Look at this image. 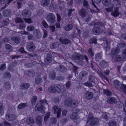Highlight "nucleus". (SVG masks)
<instances>
[{"label": "nucleus", "mask_w": 126, "mask_h": 126, "mask_svg": "<svg viewBox=\"0 0 126 126\" xmlns=\"http://www.w3.org/2000/svg\"><path fill=\"white\" fill-rule=\"evenodd\" d=\"M64 86L61 85H60L59 84H57L55 85L53 87H50L48 90L51 93H54L57 91L59 93H60L63 91Z\"/></svg>", "instance_id": "1"}, {"label": "nucleus", "mask_w": 126, "mask_h": 126, "mask_svg": "<svg viewBox=\"0 0 126 126\" xmlns=\"http://www.w3.org/2000/svg\"><path fill=\"white\" fill-rule=\"evenodd\" d=\"M99 25L102 26L104 25V23L102 22L98 21L95 22V34L98 35L100 34L102 32V30L99 27H97L96 25Z\"/></svg>", "instance_id": "2"}, {"label": "nucleus", "mask_w": 126, "mask_h": 126, "mask_svg": "<svg viewBox=\"0 0 126 126\" xmlns=\"http://www.w3.org/2000/svg\"><path fill=\"white\" fill-rule=\"evenodd\" d=\"M43 104L44 105L47 104V103L46 100H44V101H42L38 103L35 107V110L38 111L44 110L45 109L43 107V105H42Z\"/></svg>", "instance_id": "3"}, {"label": "nucleus", "mask_w": 126, "mask_h": 126, "mask_svg": "<svg viewBox=\"0 0 126 126\" xmlns=\"http://www.w3.org/2000/svg\"><path fill=\"white\" fill-rule=\"evenodd\" d=\"M78 104V101L75 100H73L71 102L68 101L65 103V105L66 106H68L70 105L71 107H73L77 106Z\"/></svg>", "instance_id": "4"}, {"label": "nucleus", "mask_w": 126, "mask_h": 126, "mask_svg": "<svg viewBox=\"0 0 126 126\" xmlns=\"http://www.w3.org/2000/svg\"><path fill=\"white\" fill-rule=\"evenodd\" d=\"M53 109L54 110V112L55 113H57V116L58 117H59L60 115V109L59 108L58 106L55 105L53 107Z\"/></svg>", "instance_id": "5"}, {"label": "nucleus", "mask_w": 126, "mask_h": 126, "mask_svg": "<svg viewBox=\"0 0 126 126\" xmlns=\"http://www.w3.org/2000/svg\"><path fill=\"white\" fill-rule=\"evenodd\" d=\"M107 101L110 104H113L116 103L117 101L115 98L113 97H109L107 98Z\"/></svg>", "instance_id": "6"}, {"label": "nucleus", "mask_w": 126, "mask_h": 126, "mask_svg": "<svg viewBox=\"0 0 126 126\" xmlns=\"http://www.w3.org/2000/svg\"><path fill=\"white\" fill-rule=\"evenodd\" d=\"M118 10L119 8L118 7H116L115 8H114V10L112 12L111 15L115 17L118 16L119 14Z\"/></svg>", "instance_id": "7"}, {"label": "nucleus", "mask_w": 126, "mask_h": 126, "mask_svg": "<svg viewBox=\"0 0 126 126\" xmlns=\"http://www.w3.org/2000/svg\"><path fill=\"white\" fill-rule=\"evenodd\" d=\"M54 15L52 14H49L47 17V20L53 23L54 22Z\"/></svg>", "instance_id": "8"}, {"label": "nucleus", "mask_w": 126, "mask_h": 126, "mask_svg": "<svg viewBox=\"0 0 126 126\" xmlns=\"http://www.w3.org/2000/svg\"><path fill=\"white\" fill-rule=\"evenodd\" d=\"M120 51V49L118 48H113L111 51V53L114 55H115L118 54Z\"/></svg>", "instance_id": "9"}, {"label": "nucleus", "mask_w": 126, "mask_h": 126, "mask_svg": "<svg viewBox=\"0 0 126 126\" xmlns=\"http://www.w3.org/2000/svg\"><path fill=\"white\" fill-rule=\"evenodd\" d=\"M60 41L63 44H66L69 43L70 41L68 39H66L64 38H61L60 39Z\"/></svg>", "instance_id": "10"}, {"label": "nucleus", "mask_w": 126, "mask_h": 126, "mask_svg": "<svg viewBox=\"0 0 126 126\" xmlns=\"http://www.w3.org/2000/svg\"><path fill=\"white\" fill-rule=\"evenodd\" d=\"M16 117L15 115L10 114H8L6 117V119L8 120H12L15 119Z\"/></svg>", "instance_id": "11"}, {"label": "nucleus", "mask_w": 126, "mask_h": 126, "mask_svg": "<svg viewBox=\"0 0 126 126\" xmlns=\"http://www.w3.org/2000/svg\"><path fill=\"white\" fill-rule=\"evenodd\" d=\"M107 64V63L105 61L102 60L100 62L99 65L103 68H106Z\"/></svg>", "instance_id": "12"}, {"label": "nucleus", "mask_w": 126, "mask_h": 126, "mask_svg": "<svg viewBox=\"0 0 126 126\" xmlns=\"http://www.w3.org/2000/svg\"><path fill=\"white\" fill-rule=\"evenodd\" d=\"M97 72L102 78L105 79L107 80L108 81L109 80L108 78L107 77H106L100 71L98 70L97 71Z\"/></svg>", "instance_id": "13"}, {"label": "nucleus", "mask_w": 126, "mask_h": 126, "mask_svg": "<svg viewBox=\"0 0 126 126\" xmlns=\"http://www.w3.org/2000/svg\"><path fill=\"white\" fill-rule=\"evenodd\" d=\"M93 94L92 93L89 92H87L85 94L86 97L88 99H90L92 97Z\"/></svg>", "instance_id": "14"}, {"label": "nucleus", "mask_w": 126, "mask_h": 126, "mask_svg": "<svg viewBox=\"0 0 126 126\" xmlns=\"http://www.w3.org/2000/svg\"><path fill=\"white\" fill-rule=\"evenodd\" d=\"M110 43L107 41L104 43V47L106 48V51H108L110 48Z\"/></svg>", "instance_id": "15"}, {"label": "nucleus", "mask_w": 126, "mask_h": 126, "mask_svg": "<svg viewBox=\"0 0 126 126\" xmlns=\"http://www.w3.org/2000/svg\"><path fill=\"white\" fill-rule=\"evenodd\" d=\"M102 2L104 5L107 6L110 3V0H102Z\"/></svg>", "instance_id": "16"}, {"label": "nucleus", "mask_w": 126, "mask_h": 126, "mask_svg": "<svg viewBox=\"0 0 126 126\" xmlns=\"http://www.w3.org/2000/svg\"><path fill=\"white\" fill-rule=\"evenodd\" d=\"M29 86V85L28 83L22 84L21 87V89H26L28 88Z\"/></svg>", "instance_id": "17"}, {"label": "nucleus", "mask_w": 126, "mask_h": 126, "mask_svg": "<svg viewBox=\"0 0 126 126\" xmlns=\"http://www.w3.org/2000/svg\"><path fill=\"white\" fill-rule=\"evenodd\" d=\"M49 0H44L41 2L42 5L43 6H46L49 3Z\"/></svg>", "instance_id": "18"}, {"label": "nucleus", "mask_w": 126, "mask_h": 126, "mask_svg": "<svg viewBox=\"0 0 126 126\" xmlns=\"http://www.w3.org/2000/svg\"><path fill=\"white\" fill-rule=\"evenodd\" d=\"M114 86L115 87H117L120 86L121 85V83L118 80H115L113 82Z\"/></svg>", "instance_id": "19"}, {"label": "nucleus", "mask_w": 126, "mask_h": 126, "mask_svg": "<svg viewBox=\"0 0 126 126\" xmlns=\"http://www.w3.org/2000/svg\"><path fill=\"white\" fill-rule=\"evenodd\" d=\"M102 57V56L100 53L96 54L95 56V60L96 61L98 62L101 58Z\"/></svg>", "instance_id": "20"}, {"label": "nucleus", "mask_w": 126, "mask_h": 126, "mask_svg": "<svg viewBox=\"0 0 126 126\" xmlns=\"http://www.w3.org/2000/svg\"><path fill=\"white\" fill-rule=\"evenodd\" d=\"M121 89L122 90L123 92L125 94H126V85L123 84L121 85L120 87Z\"/></svg>", "instance_id": "21"}, {"label": "nucleus", "mask_w": 126, "mask_h": 126, "mask_svg": "<svg viewBox=\"0 0 126 126\" xmlns=\"http://www.w3.org/2000/svg\"><path fill=\"white\" fill-rule=\"evenodd\" d=\"M42 118L40 116H38L36 118L37 123L38 124L40 125L41 124Z\"/></svg>", "instance_id": "22"}, {"label": "nucleus", "mask_w": 126, "mask_h": 126, "mask_svg": "<svg viewBox=\"0 0 126 126\" xmlns=\"http://www.w3.org/2000/svg\"><path fill=\"white\" fill-rule=\"evenodd\" d=\"M104 93L107 96L110 95L111 94V92L107 89L104 90Z\"/></svg>", "instance_id": "23"}, {"label": "nucleus", "mask_w": 126, "mask_h": 126, "mask_svg": "<svg viewBox=\"0 0 126 126\" xmlns=\"http://www.w3.org/2000/svg\"><path fill=\"white\" fill-rule=\"evenodd\" d=\"M108 124L109 126H115L116 124L114 121L110 120Z\"/></svg>", "instance_id": "24"}, {"label": "nucleus", "mask_w": 126, "mask_h": 126, "mask_svg": "<svg viewBox=\"0 0 126 126\" xmlns=\"http://www.w3.org/2000/svg\"><path fill=\"white\" fill-rule=\"evenodd\" d=\"M108 114V113L106 112L104 113L102 115L103 118L105 119L106 121L108 120L109 119L107 115Z\"/></svg>", "instance_id": "25"}, {"label": "nucleus", "mask_w": 126, "mask_h": 126, "mask_svg": "<svg viewBox=\"0 0 126 126\" xmlns=\"http://www.w3.org/2000/svg\"><path fill=\"white\" fill-rule=\"evenodd\" d=\"M27 105L26 103H23L20 104L18 106V108L19 109H21L24 107L27 106Z\"/></svg>", "instance_id": "26"}, {"label": "nucleus", "mask_w": 126, "mask_h": 126, "mask_svg": "<svg viewBox=\"0 0 126 126\" xmlns=\"http://www.w3.org/2000/svg\"><path fill=\"white\" fill-rule=\"evenodd\" d=\"M10 11L9 10H6L3 11V13L5 16H8L10 14Z\"/></svg>", "instance_id": "27"}, {"label": "nucleus", "mask_w": 126, "mask_h": 126, "mask_svg": "<svg viewBox=\"0 0 126 126\" xmlns=\"http://www.w3.org/2000/svg\"><path fill=\"white\" fill-rule=\"evenodd\" d=\"M73 28V26L71 24L67 25L65 27V29L67 31H69L71 30Z\"/></svg>", "instance_id": "28"}, {"label": "nucleus", "mask_w": 126, "mask_h": 126, "mask_svg": "<svg viewBox=\"0 0 126 126\" xmlns=\"http://www.w3.org/2000/svg\"><path fill=\"white\" fill-rule=\"evenodd\" d=\"M35 32H36V33H34V35L37 36V38H40L41 36V35L39 31L37 30H35Z\"/></svg>", "instance_id": "29"}, {"label": "nucleus", "mask_w": 126, "mask_h": 126, "mask_svg": "<svg viewBox=\"0 0 126 126\" xmlns=\"http://www.w3.org/2000/svg\"><path fill=\"white\" fill-rule=\"evenodd\" d=\"M122 60V58L119 55L115 56V60L116 62H119Z\"/></svg>", "instance_id": "30"}, {"label": "nucleus", "mask_w": 126, "mask_h": 126, "mask_svg": "<svg viewBox=\"0 0 126 126\" xmlns=\"http://www.w3.org/2000/svg\"><path fill=\"white\" fill-rule=\"evenodd\" d=\"M3 109L2 105L1 104H0V116H1L3 114L4 111Z\"/></svg>", "instance_id": "31"}, {"label": "nucleus", "mask_w": 126, "mask_h": 126, "mask_svg": "<svg viewBox=\"0 0 126 126\" xmlns=\"http://www.w3.org/2000/svg\"><path fill=\"white\" fill-rule=\"evenodd\" d=\"M93 119L92 117L91 118H89V119H88L87 121V122L88 123H89L90 122H91L90 125H91V126H93L94 125V122H93Z\"/></svg>", "instance_id": "32"}, {"label": "nucleus", "mask_w": 126, "mask_h": 126, "mask_svg": "<svg viewBox=\"0 0 126 126\" xmlns=\"http://www.w3.org/2000/svg\"><path fill=\"white\" fill-rule=\"evenodd\" d=\"M113 6L114 5H112L111 7H110L108 8H106L105 9V10L107 11L108 12H111L112 11V9H113L114 8Z\"/></svg>", "instance_id": "33"}, {"label": "nucleus", "mask_w": 126, "mask_h": 126, "mask_svg": "<svg viewBox=\"0 0 126 126\" xmlns=\"http://www.w3.org/2000/svg\"><path fill=\"white\" fill-rule=\"evenodd\" d=\"M27 122L28 124L33 123H34V121L33 118L31 117L27 119Z\"/></svg>", "instance_id": "34"}, {"label": "nucleus", "mask_w": 126, "mask_h": 126, "mask_svg": "<svg viewBox=\"0 0 126 126\" xmlns=\"http://www.w3.org/2000/svg\"><path fill=\"white\" fill-rule=\"evenodd\" d=\"M77 114L76 113H73L71 115V118L73 120H74L76 119L77 117Z\"/></svg>", "instance_id": "35"}, {"label": "nucleus", "mask_w": 126, "mask_h": 126, "mask_svg": "<svg viewBox=\"0 0 126 126\" xmlns=\"http://www.w3.org/2000/svg\"><path fill=\"white\" fill-rule=\"evenodd\" d=\"M122 56L124 58H126V48L122 51Z\"/></svg>", "instance_id": "36"}, {"label": "nucleus", "mask_w": 126, "mask_h": 126, "mask_svg": "<svg viewBox=\"0 0 126 126\" xmlns=\"http://www.w3.org/2000/svg\"><path fill=\"white\" fill-rule=\"evenodd\" d=\"M126 46V45L124 43H121L119 45L118 47H119L122 48L125 47Z\"/></svg>", "instance_id": "37"}, {"label": "nucleus", "mask_w": 126, "mask_h": 126, "mask_svg": "<svg viewBox=\"0 0 126 126\" xmlns=\"http://www.w3.org/2000/svg\"><path fill=\"white\" fill-rule=\"evenodd\" d=\"M36 98L37 97L36 96H34L33 97L31 101V103L32 104H33L35 103Z\"/></svg>", "instance_id": "38"}, {"label": "nucleus", "mask_w": 126, "mask_h": 126, "mask_svg": "<svg viewBox=\"0 0 126 126\" xmlns=\"http://www.w3.org/2000/svg\"><path fill=\"white\" fill-rule=\"evenodd\" d=\"M49 113H48L46 114L45 116V117L44 119L45 122H46L47 120V119L48 117H49Z\"/></svg>", "instance_id": "39"}, {"label": "nucleus", "mask_w": 126, "mask_h": 126, "mask_svg": "<svg viewBox=\"0 0 126 126\" xmlns=\"http://www.w3.org/2000/svg\"><path fill=\"white\" fill-rule=\"evenodd\" d=\"M12 39L16 43H18L20 41V39L19 38H12Z\"/></svg>", "instance_id": "40"}, {"label": "nucleus", "mask_w": 126, "mask_h": 126, "mask_svg": "<svg viewBox=\"0 0 126 126\" xmlns=\"http://www.w3.org/2000/svg\"><path fill=\"white\" fill-rule=\"evenodd\" d=\"M25 21L28 23H31L32 22V20L30 18H24Z\"/></svg>", "instance_id": "41"}, {"label": "nucleus", "mask_w": 126, "mask_h": 126, "mask_svg": "<svg viewBox=\"0 0 126 126\" xmlns=\"http://www.w3.org/2000/svg\"><path fill=\"white\" fill-rule=\"evenodd\" d=\"M42 23V25L45 27L47 28L48 27V25L45 21H43Z\"/></svg>", "instance_id": "42"}, {"label": "nucleus", "mask_w": 126, "mask_h": 126, "mask_svg": "<svg viewBox=\"0 0 126 126\" xmlns=\"http://www.w3.org/2000/svg\"><path fill=\"white\" fill-rule=\"evenodd\" d=\"M34 29V27L32 26H29L27 28V30L29 31H32Z\"/></svg>", "instance_id": "43"}, {"label": "nucleus", "mask_w": 126, "mask_h": 126, "mask_svg": "<svg viewBox=\"0 0 126 126\" xmlns=\"http://www.w3.org/2000/svg\"><path fill=\"white\" fill-rule=\"evenodd\" d=\"M5 47L6 49H9L11 48L12 47L10 45L8 44L5 46Z\"/></svg>", "instance_id": "44"}, {"label": "nucleus", "mask_w": 126, "mask_h": 126, "mask_svg": "<svg viewBox=\"0 0 126 126\" xmlns=\"http://www.w3.org/2000/svg\"><path fill=\"white\" fill-rule=\"evenodd\" d=\"M121 38L125 40L126 39V34H123L121 36Z\"/></svg>", "instance_id": "45"}, {"label": "nucleus", "mask_w": 126, "mask_h": 126, "mask_svg": "<svg viewBox=\"0 0 126 126\" xmlns=\"http://www.w3.org/2000/svg\"><path fill=\"white\" fill-rule=\"evenodd\" d=\"M25 12H27V10H24L23 11V15H26L27 16H29L31 14H30V15H28V13H30V12H28L27 13V14H26L25 13Z\"/></svg>", "instance_id": "46"}, {"label": "nucleus", "mask_w": 126, "mask_h": 126, "mask_svg": "<svg viewBox=\"0 0 126 126\" xmlns=\"http://www.w3.org/2000/svg\"><path fill=\"white\" fill-rule=\"evenodd\" d=\"M84 85L87 86L91 87L92 86V84L88 82H87L84 84Z\"/></svg>", "instance_id": "47"}, {"label": "nucleus", "mask_w": 126, "mask_h": 126, "mask_svg": "<svg viewBox=\"0 0 126 126\" xmlns=\"http://www.w3.org/2000/svg\"><path fill=\"white\" fill-rule=\"evenodd\" d=\"M5 68V65L4 64H2L0 67V69L1 70H3Z\"/></svg>", "instance_id": "48"}, {"label": "nucleus", "mask_w": 126, "mask_h": 126, "mask_svg": "<svg viewBox=\"0 0 126 126\" xmlns=\"http://www.w3.org/2000/svg\"><path fill=\"white\" fill-rule=\"evenodd\" d=\"M41 81V79L39 78L38 79L36 78L35 79V82L37 84L40 83Z\"/></svg>", "instance_id": "49"}, {"label": "nucleus", "mask_w": 126, "mask_h": 126, "mask_svg": "<svg viewBox=\"0 0 126 126\" xmlns=\"http://www.w3.org/2000/svg\"><path fill=\"white\" fill-rule=\"evenodd\" d=\"M99 121L97 118H95V125H97L98 124Z\"/></svg>", "instance_id": "50"}, {"label": "nucleus", "mask_w": 126, "mask_h": 126, "mask_svg": "<svg viewBox=\"0 0 126 126\" xmlns=\"http://www.w3.org/2000/svg\"><path fill=\"white\" fill-rule=\"evenodd\" d=\"M22 21L21 19L19 18H16V22L18 23L21 22Z\"/></svg>", "instance_id": "51"}, {"label": "nucleus", "mask_w": 126, "mask_h": 126, "mask_svg": "<svg viewBox=\"0 0 126 126\" xmlns=\"http://www.w3.org/2000/svg\"><path fill=\"white\" fill-rule=\"evenodd\" d=\"M85 10H84L82 9L79 12V13L81 15H82L83 16V15L84 14L85 12Z\"/></svg>", "instance_id": "52"}, {"label": "nucleus", "mask_w": 126, "mask_h": 126, "mask_svg": "<svg viewBox=\"0 0 126 126\" xmlns=\"http://www.w3.org/2000/svg\"><path fill=\"white\" fill-rule=\"evenodd\" d=\"M66 86L67 88H68L70 86L71 83L70 81L68 82L66 84Z\"/></svg>", "instance_id": "53"}, {"label": "nucleus", "mask_w": 126, "mask_h": 126, "mask_svg": "<svg viewBox=\"0 0 126 126\" xmlns=\"http://www.w3.org/2000/svg\"><path fill=\"white\" fill-rule=\"evenodd\" d=\"M117 107L119 108H121L122 105L121 103L120 102H117Z\"/></svg>", "instance_id": "54"}, {"label": "nucleus", "mask_w": 126, "mask_h": 126, "mask_svg": "<svg viewBox=\"0 0 126 126\" xmlns=\"http://www.w3.org/2000/svg\"><path fill=\"white\" fill-rule=\"evenodd\" d=\"M75 10L74 9H73V10H72V9H70L69 10V12L68 14V16H70L71 14V12L72 11H75Z\"/></svg>", "instance_id": "55"}, {"label": "nucleus", "mask_w": 126, "mask_h": 126, "mask_svg": "<svg viewBox=\"0 0 126 126\" xmlns=\"http://www.w3.org/2000/svg\"><path fill=\"white\" fill-rule=\"evenodd\" d=\"M50 28L51 29L52 32H54V31L55 30V27L54 26H51L50 27Z\"/></svg>", "instance_id": "56"}, {"label": "nucleus", "mask_w": 126, "mask_h": 126, "mask_svg": "<svg viewBox=\"0 0 126 126\" xmlns=\"http://www.w3.org/2000/svg\"><path fill=\"white\" fill-rule=\"evenodd\" d=\"M104 73L106 74V75H109L110 73V70H107L105 71H104Z\"/></svg>", "instance_id": "57"}, {"label": "nucleus", "mask_w": 126, "mask_h": 126, "mask_svg": "<svg viewBox=\"0 0 126 126\" xmlns=\"http://www.w3.org/2000/svg\"><path fill=\"white\" fill-rule=\"evenodd\" d=\"M57 15L58 19V22H59L61 20L60 16L58 14H57Z\"/></svg>", "instance_id": "58"}, {"label": "nucleus", "mask_w": 126, "mask_h": 126, "mask_svg": "<svg viewBox=\"0 0 126 126\" xmlns=\"http://www.w3.org/2000/svg\"><path fill=\"white\" fill-rule=\"evenodd\" d=\"M67 113V111L66 110H64L62 112L63 115L64 116H65L66 115Z\"/></svg>", "instance_id": "59"}, {"label": "nucleus", "mask_w": 126, "mask_h": 126, "mask_svg": "<svg viewBox=\"0 0 126 126\" xmlns=\"http://www.w3.org/2000/svg\"><path fill=\"white\" fill-rule=\"evenodd\" d=\"M83 4L85 6H86L87 5V2L86 1L84 0L83 1Z\"/></svg>", "instance_id": "60"}, {"label": "nucleus", "mask_w": 126, "mask_h": 126, "mask_svg": "<svg viewBox=\"0 0 126 126\" xmlns=\"http://www.w3.org/2000/svg\"><path fill=\"white\" fill-rule=\"evenodd\" d=\"M43 32L44 33V35L43 37H46L47 36V32L46 30H44Z\"/></svg>", "instance_id": "61"}, {"label": "nucleus", "mask_w": 126, "mask_h": 126, "mask_svg": "<svg viewBox=\"0 0 126 126\" xmlns=\"http://www.w3.org/2000/svg\"><path fill=\"white\" fill-rule=\"evenodd\" d=\"M123 126H126V118L124 119Z\"/></svg>", "instance_id": "62"}, {"label": "nucleus", "mask_w": 126, "mask_h": 126, "mask_svg": "<svg viewBox=\"0 0 126 126\" xmlns=\"http://www.w3.org/2000/svg\"><path fill=\"white\" fill-rule=\"evenodd\" d=\"M20 51L22 53H25V51L24 50V49L23 48H21L20 50Z\"/></svg>", "instance_id": "63"}, {"label": "nucleus", "mask_w": 126, "mask_h": 126, "mask_svg": "<svg viewBox=\"0 0 126 126\" xmlns=\"http://www.w3.org/2000/svg\"><path fill=\"white\" fill-rule=\"evenodd\" d=\"M4 124L5 125L8 126H11V125L10 124L7 122H5L4 123Z\"/></svg>", "instance_id": "64"}]
</instances>
